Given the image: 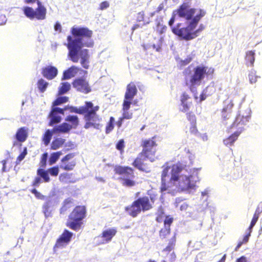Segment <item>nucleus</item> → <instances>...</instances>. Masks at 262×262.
<instances>
[{
  "label": "nucleus",
  "instance_id": "f257e3e1",
  "mask_svg": "<svg viewBox=\"0 0 262 262\" xmlns=\"http://www.w3.org/2000/svg\"><path fill=\"white\" fill-rule=\"evenodd\" d=\"M71 33L75 38L70 35L67 37V47L69 50L68 56L73 62H80L85 69L89 68L90 55L88 49L82 47L92 48L94 42L92 38L93 32L87 27H72Z\"/></svg>",
  "mask_w": 262,
  "mask_h": 262
},
{
  "label": "nucleus",
  "instance_id": "f03ea898",
  "mask_svg": "<svg viewBox=\"0 0 262 262\" xmlns=\"http://www.w3.org/2000/svg\"><path fill=\"white\" fill-rule=\"evenodd\" d=\"M99 108V106H94L91 101H85L84 105L79 107H74L72 112L83 115L84 119L85 121L84 127L85 129L92 127L98 128L99 124L97 123L96 122H99L101 120L99 116L97 114Z\"/></svg>",
  "mask_w": 262,
  "mask_h": 262
},
{
  "label": "nucleus",
  "instance_id": "7ed1b4c3",
  "mask_svg": "<svg viewBox=\"0 0 262 262\" xmlns=\"http://www.w3.org/2000/svg\"><path fill=\"white\" fill-rule=\"evenodd\" d=\"M206 14V11L202 9L198 10V12L191 21L188 22V25L185 27L181 28V24H178L176 26L171 28L173 34L179 36L185 40H190L195 38V34L193 30L198 25L199 22Z\"/></svg>",
  "mask_w": 262,
  "mask_h": 262
},
{
  "label": "nucleus",
  "instance_id": "20e7f679",
  "mask_svg": "<svg viewBox=\"0 0 262 262\" xmlns=\"http://www.w3.org/2000/svg\"><path fill=\"white\" fill-rule=\"evenodd\" d=\"M156 195H144L139 197L132 204L125 207V211L133 217H137L142 212H145L152 209L154 207Z\"/></svg>",
  "mask_w": 262,
  "mask_h": 262
},
{
  "label": "nucleus",
  "instance_id": "39448f33",
  "mask_svg": "<svg viewBox=\"0 0 262 262\" xmlns=\"http://www.w3.org/2000/svg\"><path fill=\"white\" fill-rule=\"evenodd\" d=\"M87 215V209L84 205H77L69 213L66 225L72 230L77 231L83 227Z\"/></svg>",
  "mask_w": 262,
  "mask_h": 262
},
{
  "label": "nucleus",
  "instance_id": "423d86ee",
  "mask_svg": "<svg viewBox=\"0 0 262 262\" xmlns=\"http://www.w3.org/2000/svg\"><path fill=\"white\" fill-rule=\"evenodd\" d=\"M183 167L180 164H173L171 167V177L169 181L166 180L161 183L160 191L163 192L167 191L168 193L178 191V180L179 174L182 171Z\"/></svg>",
  "mask_w": 262,
  "mask_h": 262
},
{
  "label": "nucleus",
  "instance_id": "0eeeda50",
  "mask_svg": "<svg viewBox=\"0 0 262 262\" xmlns=\"http://www.w3.org/2000/svg\"><path fill=\"white\" fill-rule=\"evenodd\" d=\"M114 171L116 174L120 176L119 180L123 186L132 187L136 185V181L134 180V170L133 168L127 166L116 165L114 168Z\"/></svg>",
  "mask_w": 262,
  "mask_h": 262
},
{
  "label": "nucleus",
  "instance_id": "6e6552de",
  "mask_svg": "<svg viewBox=\"0 0 262 262\" xmlns=\"http://www.w3.org/2000/svg\"><path fill=\"white\" fill-rule=\"evenodd\" d=\"M140 146L142 148L140 152L141 155H143L150 162H154L158 150V136L155 135L151 138L143 139Z\"/></svg>",
  "mask_w": 262,
  "mask_h": 262
},
{
  "label": "nucleus",
  "instance_id": "1a4fd4ad",
  "mask_svg": "<svg viewBox=\"0 0 262 262\" xmlns=\"http://www.w3.org/2000/svg\"><path fill=\"white\" fill-rule=\"evenodd\" d=\"M200 181L199 177V169H193L191 174L187 176L186 175H179L178 180V191H190L195 190L196 183Z\"/></svg>",
  "mask_w": 262,
  "mask_h": 262
},
{
  "label": "nucleus",
  "instance_id": "9d476101",
  "mask_svg": "<svg viewBox=\"0 0 262 262\" xmlns=\"http://www.w3.org/2000/svg\"><path fill=\"white\" fill-rule=\"evenodd\" d=\"M214 69L208 68L205 66H196L193 70V73L190 78L191 86L199 85L205 76L212 75Z\"/></svg>",
  "mask_w": 262,
  "mask_h": 262
},
{
  "label": "nucleus",
  "instance_id": "9b49d317",
  "mask_svg": "<svg viewBox=\"0 0 262 262\" xmlns=\"http://www.w3.org/2000/svg\"><path fill=\"white\" fill-rule=\"evenodd\" d=\"M65 120L67 122H64L53 128L54 133H68L72 128L76 129L79 124V119L76 115H68Z\"/></svg>",
  "mask_w": 262,
  "mask_h": 262
},
{
  "label": "nucleus",
  "instance_id": "f8f14e48",
  "mask_svg": "<svg viewBox=\"0 0 262 262\" xmlns=\"http://www.w3.org/2000/svg\"><path fill=\"white\" fill-rule=\"evenodd\" d=\"M37 7L34 10L32 7H25L23 12L25 16L30 19L43 20L46 17L47 9L39 1H37Z\"/></svg>",
  "mask_w": 262,
  "mask_h": 262
},
{
  "label": "nucleus",
  "instance_id": "ddd939ff",
  "mask_svg": "<svg viewBox=\"0 0 262 262\" xmlns=\"http://www.w3.org/2000/svg\"><path fill=\"white\" fill-rule=\"evenodd\" d=\"M196 10L195 8H190L188 2H184L174 11L179 17L189 22L195 16L194 14Z\"/></svg>",
  "mask_w": 262,
  "mask_h": 262
},
{
  "label": "nucleus",
  "instance_id": "4468645a",
  "mask_svg": "<svg viewBox=\"0 0 262 262\" xmlns=\"http://www.w3.org/2000/svg\"><path fill=\"white\" fill-rule=\"evenodd\" d=\"M73 236V233L69 230L65 229L59 238L56 240L53 247V251L56 252L58 249H61L67 246L71 241Z\"/></svg>",
  "mask_w": 262,
  "mask_h": 262
},
{
  "label": "nucleus",
  "instance_id": "2eb2a0df",
  "mask_svg": "<svg viewBox=\"0 0 262 262\" xmlns=\"http://www.w3.org/2000/svg\"><path fill=\"white\" fill-rule=\"evenodd\" d=\"M131 104L132 102H123L122 106V115L118 118L116 123L118 128H119L122 126L124 121L125 119L130 120L133 118V113L129 111Z\"/></svg>",
  "mask_w": 262,
  "mask_h": 262
},
{
  "label": "nucleus",
  "instance_id": "dca6fc26",
  "mask_svg": "<svg viewBox=\"0 0 262 262\" xmlns=\"http://www.w3.org/2000/svg\"><path fill=\"white\" fill-rule=\"evenodd\" d=\"M75 156V153H69L64 156L61 160L60 168L66 171L73 170L76 165Z\"/></svg>",
  "mask_w": 262,
  "mask_h": 262
},
{
  "label": "nucleus",
  "instance_id": "f3484780",
  "mask_svg": "<svg viewBox=\"0 0 262 262\" xmlns=\"http://www.w3.org/2000/svg\"><path fill=\"white\" fill-rule=\"evenodd\" d=\"M72 85L77 91L84 94H88L92 91L89 82L83 77L75 79L72 82Z\"/></svg>",
  "mask_w": 262,
  "mask_h": 262
},
{
  "label": "nucleus",
  "instance_id": "a211bd4d",
  "mask_svg": "<svg viewBox=\"0 0 262 262\" xmlns=\"http://www.w3.org/2000/svg\"><path fill=\"white\" fill-rule=\"evenodd\" d=\"M173 218L167 215L164 220V227L159 231V237L162 240H166L171 233L170 226L173 223Z\"/></svg>",
  "mask_w": 262,
  "mask_h": 262
},
{
  "label": "nucleus",
  "instance_id": "6ab92c4d",
  "mask_svg": "<svg viewBox=\"0 0 262 262\" xmlns=\"http://www.w3.org/2000/svg\"><path fill=\"white\" fill-rule=\"evenodd\" d=\"M66 108H60L59 107H52L48 117L50 118L49 123V126H53L55 124L60 122L61 117L60 115H63Z\"/></svg>",
  "mask_w": 262,
  "mask_h": 262
},
{
  "label": "nucleus",
  "instance_id": "aec40b11",
  "mask_svg": "<svg viewBox=\"0 0 262 262\" xmlns=\"http://www.w3.org/2000/svg\"><path fill=\"white\" fill-rule=\"evenodd\" d=\"M143 155L140 152L138 156L135 159L132 165L135 168L140 171L148 172L150 171V168L148 164L145 162V159Z\"/></svg>",
  "mask_w": 262,
  "mask_h": 262
},
{
  "label": "nucleus",
  "instance_id": "412c9836",
  "mask_svg": "<svg viewBox=\"0 0 262 262\" xmlns=\"http://www.w3.org/2000/svg\"><path fill=\"white\" fill-rule=\"evenodd\" d=\"M58 72L57 68L52 66H46L41 70L43 77L49 80L54 79L57 76Z\"/></svg>",
  "mask_w": 262,
  "mask_h": 262
},
{
  "label": "nucleus",
  "instance_id": "4be33fe9",
  "mask_svg": "<svg viewBox=\"0 0 262 262\" xmlns=\"http://www.w3.org/2000/svg\"><path fill=\"white\" fill-rule=\"evenodd\" d=\"M233 106L234 103L233 101L230 100L223 107L221 111V118L223 122L226 123L227 120L231 118Z\"/></svg>",
  "mask_w": 262,
  "mask_h": 262
},
{
  "label": "nucleus",
  "instance_id": "5701e85b",
  "mask_svg": "<svg viewBox=\"0 0 262 262\" xmlns=\"http://www.w3.org/2000/svg\"><path fill=\"white\" fill-rule=\"evenodd\" d=\"M137 89L134 83H129L126 86V90L123 102L127 101L132 103V100L134 97L137 95Z\"/></svg>",
  "mask_w": 262,
  "mask_h": 262
},
{
  "label": "nucleus",
  "instance_id": "b1692460",
  "mask_svg": "<svg viewBox=\"0 0 262 262\" xmlns=\"http://www.w3.org/2000/svg\"><path fill=\"white\" fill-rule=\"evenodd\" d=\"M136 20L137 24L133 25L132 30L134 31V30L141 28L144 26L150 23L149 20H145V12L144 11H141L137 14Z\"/></svg>",
  "mask_w": 262,
  "mask_h": 262
},
{
  "label": "nucleus",
  "instance_id": "393cba45",
  "mask_svg": "<svg viewBox=\"0 0 262 262\" xmlns=\"http://www.w3.org/2000/svg\"><path fill=\"white\" fill-rule=\"evenodd\" d=\"M28 137V129L26 127L19 128L15 135V138L17 141L20 143L24 142Z\"/></svg>",
  "mask_w": 262,
  "mask_h": 262
},
{
  "label": "nucleus",
  "instance_id": "a878e982",
  "mask_svg": "<svg viewBox=\"0 0 262 262\" xmlns=\"http://www.w3.org/2000/svg\"><path fill=\"white\" fill-rule=\"evenodd\" d=\"M117 232L115 228L107 229L102 231L101 237L105 243H108L115 236Z\"/></svg>",
  "mask_w": 262,
  "mask_h": 262
},
{
  "label": "nucleus",
  "instance_id": "bb28decb",
  "mask_svg": "<svg viewBox=\"0 0 262 262\" xmlns=\"http://www.w3.org/2000/svg\"><path fill=\"white\" fill-rule=\"evenodd\" d=\"M239 130L235 132L230 136L224 139L223 142L225 145L226 146H231L233 144L243 131V127H239Z\"/></svg>",
  "mask_w": 262,
  "mask_h": 262
},
{
  "label": "nucleus",
  "instance_id": "cd10ccee",
  "mask_svg": "<svg viewBox=\"0 0 262 262\" xmlns=\"http://www.w3.org/2000/svg\"><path fill=\"white\" fill-rule=\"evenodd\" d=\"M79 68L75 66H72L64 71L61 78V80H67L74 77L79 71Z\"/></svg>",
  "mask_w": 262,
  "mask_h": 262
},
{
  "label": "nucleus",
  "instance_id": "c85d7f7f",
  "mask_svg": "<svg viewBox=\"0 0 262 262\" xmlns=\"http://www.w3.org/2000/svg\"><path fill=\"white\" fill-rule=\"evenodd\" d=\"M261 212L262 204H259L255 210L252 221L251 222L250 225L249 227V228H250V229H252V228L254 226L259 218V215Z\"/></svg>",
  "mask_w": 262,
  "mask_h": 262
},
{
  "label": "nucleus",
  "instance_id": "c756f323",
  "mask_svg": "<svg viewBox=\"0 0 262 262\" xmlns=\"http://www.w3.org/2000/svg\"><path fill=\"white\" fill-rule=\"evenodd\" d=\"M177 237L176 234L172 235L168 241V244L163 251L169 252L174 249L176 244Z\"/></svg>",
  "mask_w": 262,
  "mask_h": 262
},
{
  "label": "nucleus",
  "instance_id": "7c9ffc66",
  "mask_svg": "<svg viewBox=\"0 0 262 262\" xmlns=\"http://www.w3.org/2000/svg\"><path fill=\"white\" fill-rule=\"evenodd\" d=\"M245 61L247 66H253L255 61L254 51H248L246 53Z\"/></svg>",
  "mask_w": 262,
  "mask_h": 262
},
{
  "label": "nucleus",
  "instance_id": "2f4dec72",
  "mask_svg": "<svg viewBox=\"0 0 262 262\" xmlns=\"http://www.w3.org/2000/svg\"><path fill=\"white\" fill-rule=\"evenodd\" d=\"M66 142L64 139L61 138H57L54 139L51 144V149L56 150L61 147Z\"/></svg>",
  "mask_w": 262,
  "mask_h": 262
},
{
  "label": "nucleus",
  "instance_id": "473e14b6",
  "mask_svg": "<svg viewBox=\"0 0 262 262\" xmlns=\"http://www.w3.org/2000/svg\"><path fill=\"white\" fill-rule=\"evenodd\" d=\"M42 212L46 218L52 216L51 203L50 201L46 202L42 205Z\"/></svg>",
  "mask_w": 262,
  "mask_h": 262
},
{
  "label": "nucleus",
  "instance_id": "72a5a7b5",
  "mask_svg": "<svg viewBox=\"0 0 262 262\" xmlns=\"http://www.w3.org/2000/svg\"><path fill=\"white\" fill-rule=\"evenodd\" d=\"M71 89V84L68 82H61L58 88V94L61 95L67 93Z\"/></svg>",
  "mask_w": 262,
  "mask_h": 262
},
{
  "label": "nucleus",
  "instance_id": "f704fd0d",
  "mask_svg": "<svg viewBox=\"0 0 262 262\" xmlns=\"http://www.w3.org/2000/svg\"><path fill=\"white\" fill-rule=\"evenodd\" d=\"M49 172L48 170H45L42 168H38L37 170V174L39 177L43 179L45 182H49L50 181L49 176Z\"/></svg>",
  "mask_w": 262,
  "mask_h": 262
},
{
  "label": "nucleus",
  "instance_id": "c9c22d12",
  "mask_svg": "<svg viewBox=\"0 0 262 262\" xmlns=\"http://www.w3.org/2000/svg\"><path fill=\"white\" fill-rule=\"evenodd\" d=\"M49 85L48 82L46 81L43 79L40 78L37 82V86L40 93H43Z\"/></svg>",
  "mask_w": 262,
  "mask_h": 262
},
{
  "label": "nucleus",
  "instance_id": "e433bc0d",
  "mask_svg": "<svg viewBox=\"0 0 262 262\" xmlns=\"http://www.w3.org/2000/svg\"><path fill=\"white\" fill-rule=\"evenodd\" d=\"M53 133H54L53 130L52 132L50 129H47L45 133L43 134L42 137V141L46 146H47L50 143L52 139Z\"/></svg>",
  "mask_w": 262,
  "mask_h": 262
},
{
  "label": "nucleus",
  "instance_id": "4c0bfd02",
  "mask_svg": "<svg viewBox=\"0 0 262 262\" xmlns=\"http://www.w3.org/2000/svg\"><path fill=\"white\" fill-rule=\"evenodd\" d=\"M73 201L71 199H66L63 202V205L60 209V213H64L69 208L71 207L69 205L72 204Z\"/></svg>",
  "mask_w": 262,
  "mask_h": 262
},
{
  "label": "nucleus",
  "instance_id": "58836bf2",
  "mask_svg": "<svg viewBox=\"0 0 262 262\" xmlns=\"http://www.w3.org/2000/svg\"><path fill=\"white\" fill-rule=\"evenodd\" d=\"M115 121V118L113 117L110 118L108 122L107 123L105 127V133L106 134H110L114 128V123Z\"/></svg>",
  "mask_w": 262,
  "mask_h": 262
},
{
  "label": "nucleus",
  "instance_id": "ea45409f",
  "mask_svg": "<svg viewBox=\"0 0 262 262\" xmlns=\"http://www.w3.org/2000/svg\"><path fill=\"white\" fill-rule=\"evenodd\" d=\"M62 155L61 151L53 152L49 158V164L52 165L56 162L59 157Z\"/></svg>",
  "mask_w": 262,
  "mask_h": 262
},
{
  "label": "nucleus",
  "instance_id": "a19ab883",
  "mask_svg": "<svg viewBox=\"0 0 262 262\" xmlns=\"http://www.w3.org/2000/svg\"><path fill=\"white\" fill-rule=\"evenodd\" d=\"M69 98L66 96L59 97L56 99L52 103L53 107H55V106L60 105L62 103L68 102Z\"/></svg>",
  "mask_w": 262,
  "mask_h": 262
},
{
  "label": "nucleus",
  "instance_id": "79ce46f5",
  "mask_svg": "<svg viewBox=\"0 0 262 262\" xmlns=\"http://www.w3.org/2000/svg\"><path fill=\"white\" fill-rule=\"evenodd\" d=\"M71 174L67 172L61 173L59 176V180L61 182L68 183L70 182Z\"/></svg>",
  "mask_w": 262,
  "mask_h": 262
},
{
  "label": "nucleus",
  "instance_id": "37998d69",
  "mask_svg": "<svg viewBox=\"0 0 262 262\" xmlns=\"http://www.w3.org/2000/svg\"><path fill=\"white\" fill-rule=\"evenodd\" d=\"M170 168V167L166 166L163 169L161 173V183L167 180V178L169 176Z\"/></svg>",
  "mask_w": 262,
  "mask_h": 262
},
{
  "label": "nucleus",
  "instance_id": "c03bdc74",
  "mask_svg": "<svg viewBox=\"0 0 262 262\" xmlns=\"http://www.w3.org/2000/svg\"><path fill=\"white\" fill-rule=\"evenodd\" d=\"M258 78L256 75V72L254 70H252L249 74V79L251 83H254L257 81V79Z\"/></svg>",
  "mask_w": 262,
  "mask_h": 262
},
{
  "label": "nucleus",
  "instance_id": "a18cd8bd",
  "mask_svg": "<svg viewBox=\"0 0 262 262\" xmlns=\"http://www.w3.org/2000/svg\"><path fill=\"white\" fill-rule=\"evenodd\" d=\"M187 119L190 122V124H196V119L195 115L192 112L186 114Z\"/></svg>",
  "mask_w": 262,
  "mask_h": 262
},
{
  "label": "nucleus",
  "instance_id": "49530a36",
  "mask_svg": "<svg viewBox=\"0 0 262 262\" xmlns=\"http://www.w3.org/2000/svg\"><path fill=\"white\" fill-rule=\"evenodd\" d=\"M48 154L47 152L43 153L40 160V165L41 167H45L47 166V160L48 158Z\"/></svg>",
  "mask_w": 262,
  "mask_h": 262
},
{
  "label": "nucleus",
  "instance_id": "de8ad7c7",
  "mask_svg": "<svg viewBox=\"0 0 262 262\" xmlns=\"http://www.w3.org/2000/svg\"><path fill=\"white\" fill-rule=\"evenodd\" d=\"M48 171L51 176L56 177L59 173V168L57 166H53L49 168Z\"/></svg>",
  "mask_w": 262,
  "mask_h": 262
},
{
  "label": "nucleus",
  "instance_id": "09e8293b",
  "mask_svg": "<svg viewBox=\"0 0 262 262\" xmlns=\"http://www.w3.org/2000/svg\"><path fill=\"white\" fill-rule=\"evenodd\" d=\"M125 147L124 141L123 139H120L117 143L116 147L121 152H122L124 150Z\"/></svg>",
  "mask_w": 262,
  "mask_h": 262
},
{
  "label": "nucleus",
  "instance_id": "8fccbe9b",
  "mask_svg": "<svg viewBox=\"0 0 262 262\" xmlns=\"http://www.w3.org/2000/svg\"><path fill=\"white\" fill-rule=\"evenodd\" d=\"M30 192L34 194L35 197L38 199L44 200L45 199V196L38 192L35 188L30 190Z\"/></svg>",
  "mask_w": 262,
  "mask_h": 262
},
{
  "label": "nucleus",
  "instance_id": "3c124183",
  "mask_svg": "<svg viewBox=\"0 0 262 262\" xmlns=\"http://www.w3.org/2000/svg\"><path fill=\"white\" fill-rule=\"evenodd\" d=\"M189 133L192 135H197L199 134L196 124H190L189 127Z\"/></svg>",
  "mask_w": 262,
  "mask_h": 262
},
{
  "label": "nucleus",
  "instance_id": "603ef678",
  "mask_svg": "<svg viewBox=\"0 0 262 262\" xmlns=\"http://www.w3.org/2000/svg\"><path fill=\"white\" fill-rule=\"evenodd\" d=\"M166 215H165L164 212L163 211H161L160 213H158L156 216V221L158 223H162L163 221L164 222L163 219L166 217Z\"/></svg>",
  "mask_w": 262,
  "mask_h": 262
},
{
  "label": "nucleus",
  "instance_id": "864d4df0",
  "mask_svg": "<svg viewBox=\"0 0 262 262\" xmlns=\"http://www.w3.org/2000/svg\"><path fill=\"white\" fill-rule=\"evenodd\" d=\"M191 102L187 103V102L181 103V105L182 106V112H186L188 111L190 107V104H191Z\"/></svg>",
  "mask_w": 262,
  "mask_h": 262
},
{
  "label": "nucleus",
  "instance_id": "5fc2aeb1",
  "mask_svg": "<svg viewBox=\"0 0 262 262\" xmlns=\"http://www.w3.org/2000/svg\"><path fill=\"white\" fill-rule=\"evenodd\" d=\"M243 119H245L247 120V118H244L242 117V119L241 118V117L239 116L237 117L235 122H234L232 124L231 127H237L241 123V121H242Z\"/></svg>",
  "mask_w": 262,
  "mask_h": 262
},
{
  "label": "nucleus",
  "instance_id": "6e6d98bb",
  "mask_svg": "<svg viewBox=\"0 0 262 262\" xmlns=\"http://www.w3.org/2000/svg\"><path fill=\"white\" fill-rule=\"evenodd\" d=\"M41 182V178L39 177H36L32 183V186L34 187H38Z\"/></svg>",
  "mask_w": 262,
  "mask_h": 262
},
{
  "label": "nucleus",
  "instance_id": "4d7b16f0",
  "mask_svg": "<svg viewBox=\"0 0 262 262\" xmlns=\"http://www.w3.org/2000/svg\"><path fill=\"white\" fill-rule=\"evenodd\" d=\"M27 154V148H25L23 151L17 157V161L20 162L22 161Z\"/></svg>",
  "mask_w": 262,
  "mask_h": 262
},
{
  "label": "nucleus",
  "instance_id": "13d9d810",
  "mask_svg": "<svg viewBox=\"0 0 262 262\" xmlns=\"http://www.w3.org/2000/svg\"><path fill=\"white\" fill-rule=\"evenodd\" d=\"M252 229H250V228H248L247 233L244 236L243 241H242L243 242H244V244L246 243L248 241L249 238L250 236L251 235V233L252 232Z\"/></svg>",
  "mask_w": 262,
  "mask_h": 262
},
{
  "label": "nucleus",
  "instance_id": "bf43d9fd",
  "mask_svg": "<svg viewBox=\"0 0 262 262\" xmlns=\"http://www.w3.org/2000/svg\"><path fill=\"white\" fill-rule=\"evenodd\" d=\"M204 29L205 26L203 24H201L200 25L199 28L198 29H196V30H193V32H194L195 34V38L196 37L198 36V34L203 30H204Z\"/></svg>",
  "mask_w": 262,
  "mask_h": 262
},
{
  "label": "nucleus",
  "instance_id": "052dcab7",
  "mask_svg": "<svg viewBox=\"0 0 262 262\" xmlns=\"http://www.w3.org/2000/svg\"><path fill=\"white\" fill-rule=\"evenodd\" d=\"M110 6V4L108 2L104 1L100 3L99 5V9L103 10L107 8Z\"/></svg>",
  "mask_w": 262,
  "mask_h": 262
},
{
  "label": "nucleus",
  "instance_id": "680f3d73",
  "mask_svg": "<svg viewBox=\"0 0 262 262\" xmlns=\"http://www.w3.org/2000/svg\"><path fill=\"white\" fill-rule=\"evenodd\" d=\"M190 98L189 95L186 94L185 92L183 93L181 96V103H184L187 102V100Z\"/></svg>",
  "mask_w": 262,
  "mask_h": 262
},
{
  "label": "nucleus",
  "instance_id": "e2e57ef3",
  "mask_svg": "<svg viewBox=\"0 0 262 262\" xmlns=\"http://www.w3.org/2000/svg\"><path fill=\"white\" fill-rule=\"evenodd\" d=\"M176 15L177 14H176V13L173 11V12H172V16H171V18L170 19V20H169V22H168V25L170 27H171L173 25V23H174L175 17H176Z\"/></svg>",
  "mask_w": 262,
  "mask_h": 262
},
{
  "label": "nucleus",
  "instance_id": "0e129e2a",
  "mask_svg": "<svg viewBox=\"0 0 262 262\" xmlns=\"http://www.w3.org/2000/svg\"><path fill=\"white\" fill-rule=\"evenodd\" d=\"M7 159H5V160H3L1 161V163L3 165V167H2V171H7V169H6V164H7Z\"/></svg>",
  "mask_w": 262,
  "mask_h": 262
},
{
  "label": "nucleus",
  "instance_id": "69168bd1",
  "mask_svg": "<svg viewBox=\"0 0 262 262\" xmlns=\"http://www.w3.org/2000/svg\"><path fill=\"white\" fill-rule=\"evenodd\" d=\"M164 5L163 3H161L160 4L159 6L158 7V8H157L156 10V12L157 13H159L161 11H162V10L164 9Z\"/></svg>",
  "mask_w": 262,
  "mask_h": 262
},
{
  "label": "nucleus",
  "instance_id": "338daca9",
  "mask_svg": "<svg viewBox=\"0 0 262 262\" xmlns=\"http://www.w3.org/2000/svg\"><path fill=\"white\" fill-rule=\"evenodd\" d=\"M236 262H248L247 258L244 256H242L240 257L239 258H237L236 260Z\"/></svg>",
  "mask_w": 262,
  "mask_h": 262
},
{
  "label": "nucleus",
  "instance_id": "774afa93",
  "mask_svg": "<svg viewBox=\"0 0 262 262\" xmlns=\"http://www.w3.org/2000/svg\"><path fill=\"white\" fill-rule=\"evenodd\" d=\"M54 29L56 31H61V26L59 23H56L54 25Z\"/></svg>",
  "mask_w": 262,
  "mask_h": 262
}]
</instances>
